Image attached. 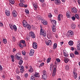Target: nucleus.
Returning <instances> with one entry per match:
<instances>
[{
	"instance_id": "nucleus-2",
	"label": "nucleus",
	"mask_w": 80,
	"mask_h": 80,
	"mask_svg": "<svg viewBox=\"0 0 80 80\" xmlns=\"http://www.w3.org/2000/svg\"><path fill=\"white\" fill-rule=\"evenodd\" d=\"M9 25L11 30H13L14 29V30L16 32L17 30V28L16 26L15 25H12V24H9Z\"/></svg>"
},
{
	"instance_id": "nucleus-16",
	"label": "nucleus",
	"mask_w": 80,
	"mask_h": 80,
	"mask_svg": "<svg viewBox=\"0 0 80 80\" xmlns=\"http://www.w3.org/2000/svg\"><path fill=\"white\" fill-rule=\"evenodd\" d=\"M63 53L64 56H65V57H67L68 55V52H67V51L65 50L63 51Z\"/></svg>"
},
{
	"instance_id": "nucleus-14",
	"label": "nucleus",
	"mask_w": 80,
	"mask_h": 80,
	"mask_svg": "<svg viewBox=\"0 0 80 80\" xmlns=\"http://www.w3.org/2000/svg\"><path fill=\"white\" fill-rule=\"evenodd\" d=\"M46 43L47 45H52V41L49 40L48 42H46Z\"/></svg>"
},
{
	"instance_id": "nucleus-43",
	"label": "nucleus",
	"mask_w": 80,
	"mask_h": 80,
	"mask_svg": "<svg viewBox=\"0 0 80 80\" xmlns=\"http://www.w3.org/2000/svg\"><path fill=\"white\" fill-rule=\"evenodd\" d=\"M25 12L27 14H29V11H28V10H25Z\"/></svg>"
},
{
	"instance_id": "nucleus-39",
	"label": "nucleus",
	"mask_w": 80,
	"mask_h": 80,
	"mask_svg": "<svg viewBox=\"0 0 80 80\" xmlns=\"http://www.w3.org/2000/svg\"><path fill=\"white\" fill-rule=\"evenodd\" d=\"M54 12L55 13H58V9H54Z\"/></svg>"
},
{
	"instance_id": "nucleus-27",
	"label": "nucleus",
	"mask_w": 80,
	"mask_h": 80,
	"mask_svg": "<svg viewBox=\"0 0 80 80\" xmlns=\"http://www.w3.org/2000/svg\"><path fill=\"white\" fill-rule=\"evenodd\" d=\"M65 69L67 70H69V66L68 65H66L65 66Z\"/></svg>"
},
{
	"instance_id": "nucleus-44",
	"label": "nucleus",
	"mask_w": 80,
	"mask_h": 80,
	"mask_svg": "<svg viewBox=\"0 0 80 80\" xmlns=\"http://www.w3.org/2000/svg\"><path fill=\"white\" fill-rule=\"evenodd\" d=\"M74 53L75 55H78L79 54V53H78L77 51H75Z\"/></svg>"
},
{
	"instance_id": "nucleus-37",
	"label": "nucleus",
	"mask_w": 80,
	"mask_h": 80,
	"mask_svg": "<svg viewBox=\"0 0 80 80\" xmlns=\"http://www.w3.org/2000/svg\"><path fill=\"white\" fill-rule=\"evenodd\" d=\"M50 59H51V58H48V59L47 61V63H48L50 61Z\"/></svg>"
},
{
	"instance_id": "nucleus-57",
	"label": "nucleus",
	"mask_w": 80,
	"mask_h": 80,
	"mask_svg": "<svg viewBox=\"0 0 80 80\" xmlns=\"http://www.w3.org/2000/svg\"><path fill=\"white\" fill-rule=\"evenodd\" d=\"M24 70V69H20V72H21V73H23Z\"/></svg>"
},
{
	"instance_id": "nucleus-60",
	"label": "nucleus",
	"mask_w": 80,
	"mask_h": 80,
	"mask_svg": "<svg viewBox=\"0 0 80 80\" xmlns=\"http://www.w3.org/2000/svg\"><path fill=\"white\" fill-rule=\"evenodd\" d=\"M26 40H30V37L27 36V38L26 39Z\"/></svg>"
},
{
	"instance_id": "nucleus-36",
	"label": "nucleus",
	"mask_w": 80,
	"mask_h": 80,
	"mask_svg": "<svg viewBox=\"0 0 80 80\" xmlns=\"http://www.w3.org/2000/svg\"><path fill=\"white\" fill-rule=\"evenodd\" d=\"M10 3H11V4H12V5L14 4V3H15V1H12V0H9V1Z\"/></svg>"
},
{
	"instance_id": "nucleus-48",
	"label": "nucleus",
	"mask_w": 80,
	"mask_h": 80,
	"mask_svg": "<svg viewBox=\"0 0 80 80\" xmlns=\"http://www.w3.org/2000/svg\"><path fill=\"white\" fill-rule=\"evenodd\" d=\"M19 46L20 47H21V48H23V46L22 45V44H21V43H20L19 44Z\"/></svg>"
},
{
	"instance_id": "nucleus-28",
	"label": "nucleus",
	"mask_w": 80,
	"mask_h": 80,
	"mask_svg": "<svg viewBox=\"0 0 80 80\" xmlns=\"http://www.w3.org/2000/svg\"><path fill=\"white\" fill-rule=\"evenodd\" d=\"M2 42L4 44H7V40L6 39H3Z\"/></svg>"
},
{
	"instance_id": "nucleus-61",
	"label": "nucleus",
	"mask_w": 80,
	"mask_h": 80,
	"mask_svg": "<svg viewBox=\"0 0 80 80\" xmlns=\"http://www.w3.org/2000/svg\"><path fill=\"white\" fill-rule=\"evenodd\" d=\"M12 39L13 41H15L16 40V39L14 37H12Z\"/></svg>"
},
{
	"instance_id": "nucleus-32",
	"label": "nucleus",
	"mask_w": 80,
	"mask_h": 80,
	"mask_svg": "<svg viewBox=\"0 0 80 80\" xmlns=\"http://www.w3.org/2000/svg\"><path fill=\"white\" fill-rule=\"evenodd\" d=\"M33 68H30V69H29V72H30L31 73H32V72H33Z\"/></svg>"
},
{
	"instance_id": "nucleus-31",
	"label": "nucleus",
	"mask_w": 80,
	"mask_h": 80,
	"mask_svg": "<svg viewBox=\"0 0 80 80\" xmlns=\"http://www.w3.org/2000/svg\"><path fill=\"white\" fill-rule=\"evenodd\" d=\"M51 37H52V35L51 33H48V34L47 35V37L48 38H51Z\"/></svg>"
},
{
	"instance_id": "nucleus-23",
	"label": "nucleus",
	"mask_w": 80,
	"mask_h": 80,
	"mask_svg": "<svg viewBox=\"0 0 80 80\" xmlns=\"http://www.w3.org/2000/svg\"><path fill=\"white\" fill-rule=\"evenodd\" d=\"M69 45H70L71 46H72L73 45V42L72 41H70L68 43Z\"/></svg>"
},
{
	"instance_id": "nucleus-56",
	"label": "nucleus",
	"mask_w": 80,
	"mask_h": 80,
	"mask_svg": "<svg viewBox=\"0 0 80 80\" xmlns=\"http://www.w3.org/2000/svg\"><path fill=\"white\" fill-rule=\"evenodd\" d=\"M53 68V64H51L50 65V69H52Z\"/></svg>"
},
{
	"instance_id": "nucleus-35",
	"label": "nucleus",
	"mask_w": 80,
	"mask_h": 80,
	"mask_svg": "<svg viewBox=\"0 0 80 80\" xmlns=\"http://www.w3.org/2000/svg\"><path fill=\"white\" fill-rule=\"evenodd\" d=\"M70 56L71 57H72V58H74L75 57V56L74 55V54L73 53H71L70 54Z\"/></svg>"
},
{
	"instance_id": "nucleus-40",
	"label": "nucleus",
	"mask_w": 80,
	"mask_h": 80,
	"mask_svg": "<svg viewBox=\"0 0 80 80\" xmlns=\"http://www.w3.org/2000/svg\"><path fill=\"white\" fill-rule=\"evenodd\" d=\"M75 16L76 18H77V19H79L80 18H79V16L77 14H76L75 15Z\"/></svg>"
},
{
	"instance_id": "nucleus-62",
	"label": "nucleus",
	"mask_w": 80,
	"mask_h": 80,
	"mask_svg": "<svg viewBox=\"0 0 80 80\" xmlns=\"http://www.w3.org/2000/svg\"><path fill=\"white\" fill-rule=\"evenodd\" d=\"M21 69L24 70V67H23V66H22V65H21Z\"/></svg>"
},
{
	"instance_id": "nucleus-29",
	"label": "nucleus",
	"mask_w": 80,
	"mask_h": 80,
	"mask_svg": "<svg viewBox=\"0 0 80 80\" xmlns=\"http://www.w3.org/2000/svg\"><path fill=\"white\" fill-rule=\"evenodd\" d=\"M77 48L78 50H80V43H79L78 45L77 46Z\"/></svg>"
},
{
	"instance_id": "nucleus-3",
	"label": "nucleus",
	"mask_w": 80,
	"mask_h": 80,
	"mask_svg": "<svg viewBox=\"0 0 80 80\" xmlns=\"http://www.w3.org/2000/svg\"><path fill=\"white\" fill-rule=\"evenodd\" d=\"M20 55H21L20 53H18L16 54L15 57L17 58L18 60H19L20 58L22 59V57L20 56Z\"/></svg>"
},
{
	"instance_id": "nucleus-15",
	"label": "nucleus",
	"mask_w": 80,
	"mask_h": 80,
	"mask_svg": "<svg viewBox=\"0 0 80 80\" xmlns=\"http://www.w3.org/2000/svg\"><path fill=\"white\" fill-rule=\"evenodd\" d=\"M34 51L33 50H31L29 53V55L30 56H33L34 53Z\"/></svg>"
},
{
	"instance_id": "nucleus-21",
	"label": "nucleus",
	"mask_w": 80,
	"mask_h": 80,
	"mask_svg": "<svg viewBox=\"0 0 80 80\" xmlns=\"http://www.w3.org/2000/svg\"><path fill=\"white\" fill-rule=\"evenodd\" d=\"M73 73L74 74V78H77V73L73 71Z\"/></svg>"
},
{
	"instance_id": "nucleus-58",
	"label": "nucleus",
	"mask_w": 80,
	"mask_h": 80,
	"mask_svg": "<svg viewBox=\"0 0 80 80\" xmlns=\"http://www.w3.org/2000/svg\"><path fill=\"white\" fill-rule=\"evenodd\" d=\"M16 72L17 73H20V72H19V71H18V69H17L16 70Z\"/></svg>"
},
{
	"instance_id": "nucleus-52",
	"label": "nucleus",
	"mask_w": 80,
	"mask_h": 80,
	"mask_svg": "<svg viewBox=\"0 0 80 80\" xmlns=\"http://www.w3.org/2000/svg\"><path fill=\"white\" fill-rule=\"evenodd\" d=\"M56 71H57V68H54L53 72H56Z\"/></svg>"
},
{
	"instance_id": "nucleus-17",
	"label": "nucleus",
	"mask_w": 80,
	"mask_h": 80,
	"mask_svg": "<svg viewBox=\"0 0 80 80\" xmlns=\"http://www.w3.org/2000/svg\"><path fill=\"white\" fill-rule=\"evenodd\" d=\"M52 29L53 32H56V28L55 26H52Z\"/></svg>"
},
{
	"instance_id": "nucleus-18",
	"label": "nucleus",
	"mask_w": 80,
	"mask_h": 80,
	"mask_svg": "<svg viewBox=\"0 0 80 80\" xmlns=\"http://www.w3.org/2000/svg\"><path fill=\"white\" fill-rule=\"evenodd\" d=\"M64 61L65 62V63H68V61H69V59H68L67 58H64Z\"/></svg>"
},
{
	"instance_id": "nucleus-13",
	"label": "nucleus",
	"mask_w": 80,
	"mask_h": 80,
	"mask_svg": "<svg viewBox=\"0 0 80 80\" xmlns=\"http://www.w3.org/2000/svg\"><path fill=\"white\" fill-rule=\"evenodd\" d=\"M55 3L56 5H60L61 3L60 0H55Z\"/></svg>"
},
{
	"instance_id": "nucleus-24",
	"label": "nucleus",
	"mask_w": 80,
	"mask_h": 80,
	"mask_svg": "<svg viewBox=\"0 0 80 80\" xmlns=\"http://www.w3.org/2000/svg\"><path fill=\"white\" fill-rule=\"evenodd\" d=\"M34 75V77H40V75H39V73L37 72H35Z\"/></svg>"
},
{
	"instance_id": "nucleus-49",
	"label": "nucleus",
	"mask_w": 80,
	"mask_h": 80,
	"mask_svg": "<svg viewBox=\"0 0 80 80\" xmlns=\"http://www.w3.org/2000/svg\"><path fill=\"white\" fill-rule=\"evenodd\" d=\"M48 16L49 17V18H52V15L51 13L49 14Z\"/></svg>"
},
{
	"instance_id": "nucleus-8",
	"label": "nucleus",
	"mask_w": 80,
	"mask_h": 80,
	"mask_svg": "<svg viewBox=\"0 0 80 80\" xmlns=\"http://www.w3.org/2000/svg\"><path fill=\"white\" fill-rule=\"evenodd\" d=\"M20 2H21L19 4V5L20 7H23L25 5V4H24L23 3H22L23 2H25V1H24L23 0H20Z\"/></svg>"
},
{
	"instance_id": "nucleus-20",
	"label": "nucleus",
	"mask_w": 80,
	"mask_h": 80,
	"mask_svg": "<svg viewBox=\"0 0 80 80\" xmlns=\"http://www.w3.org/2000/svg\"><path fill=\"white\" fill-rule=\"evenodd\" d=\"M42 78L43 80H46V79H47V75H42Z\"/></svg>"
},
{
	"instance_id": "nucleus-5",
	"label": "nucleus",
	"mask_w": 80,
	"mask_h": 80,
	"mask_svg": "<svg viewBox=\"0 0 80 80\" xmlns=\"http://www.w3.org/2000/svg\"><path fill=\"white\" fill-rule=\"evenodd\" d=\"M69 37H72V35H73V33L71 31H69L68 32V34H67Z\"/></svg>"
},
{
	"instance_id": "nucleus-55",
	"label": "nucleus",
	"mask_w": 80,
	"mask_h": 80,
	"mask_svg": "<svg viewBox=\"0 0 80 80\" xmlns=\"http://www.w3.org/2000/svg\"><path fill=\"white\" fill-rule=\"evenodd\" d=\"M3 70V68H2V67L1 66V65H0V71H2Z\"/></svg>"
},
{
	"instance_id": "nucleus-38",
	"label": "nucleus",
	"mask_w": 80,
	"mask_h": 80,
	"mask_svg": "<svg viewBox=\"0 0 80 80\" xmlns=\"http://www.w3.org/2000/svg\"><path fill=\"white\" fill-rule=\"evenodd\" d=\"M19 65H22L23 63V61L22 60H20L19 62Z\"/></svg>"
},
{
	"instance_id": "nucleus-34",
	"label": "nucleus",
	"mask_w": 80,
	"mask_h": 80,
	"mask_svg": "<svg viewBox=\"0 0 80 80\" xmlns=\"http://www.w3.org/2000/svg\"><path fill=\"white\" fill-rule=\"evenodd\" d=\"M22 52V55L25 56V55L26 54V52H25V51L24 50H23Z\"/></svg>"
},
{
	"instance_id": "nucleus-46",
	"label": "nucleus",
	"mask_w": 80,
	"mask_h": 80,
	"mask_svg": "<svg viewBox=\"0 0 80 80\" xmlns=\"http://www.w3.org/2000/svg\"><path fill=\"white\" fill-rule=\"evenodd\" d=\"M71 18L72 20H73V21H74V20H75V17L74 16H73Z\"/></svg>"
},
{
	"instance_id": "nucleus-51",
	"label": "nucleus",
	"mask_w": 80,
	"mask_h": 80,
	"mask_svg": "<svg viewBox=\"0 0 80 80\" xmlns=\"http://www.w3.org/2000/svg\"><path fill=\"white\" fill-rule=\"evenodd\" d=\"M56 73V72H53L52 73V76H53V77H55V76Z\"/></svg>"
},
{
	"instance_id": "nucleus-25",
	"label": "nucleus",
	"mask_w": 80,
	"mask_h": 80,
	"mask_svg": "<svg viewBox=\"0 0 80 80\" xmlns=\"http://www.w3.org/2000/svg\"><path fill=\"white\" fill-rule=\"evenodd\" d=\"M57 44L56 43H55L53 45V49H56V48H57Z\"/></svg>"
},
{
	"instance_id": "nucleus-19",
	"label": "nucleus",
	"mask_w": 80,
	"mask_h": 80,
	"mask_svg": "<svg viewBox=\"0 0 80 80\" xmlns=\"http://www.w3.org/2000/svg\"><path fill=\"white\" fill-rule=\"evenodd\" d=\"M5 13L7 16H9V15H10V11H8L7 10H6Z\"/></svg>"
},
{
	"instance_id": "nucleus-7",
	"label": "nucleus",
	"mask_w": 80,
	"mask_h": 80,
	"mask_svg": "<svg viewBox=\"0 0 80 80\" xmlns=\"http://www.w3.org/2000/svg\"><path fill=\"white\" fill-rule=\"evenodd\" d=\"M12 15L14 17H16L17 16V12L15 10H13L12 12Z\"/></svg>"
},
{
	"instance_id": "nucleus-4",
	"label": "nucleus",
	"mask_w": 80,
	"mask_h": 80,
	"mask_svg": "<svg viewBox=\"0 0 80 80\" xmlns=\"http://www.w3.org/2000/svg\"><path fill=\"white\" fill-rule=\"evenodd\" d=\"M29 35L31 37V38H35V35L34 32L32 31H31L30 32Z\"/></svg>"
},
{
	"instance_id": "nucleus-41",
	"label": "nucleus",
	"mask_w": 80,
	"mask_h": 80,
	"mask_svg": "<svg viewBox=\"0 0 80 80\" xmlns=\"http://www.w3.org/2000/svg\"><path fill=\"white\" fill-rule=\"evenodd\" d=\"M30 80H35V77H34L32 76L31 78L30 79Z\"/></svg>"
},
{
	"instance_id": "nucleus-1",
	"label": "nucleus",
	"mask_w": 80,
	"mask_h": 80,
	"mask_svg": "<svg viewBox=\"0 0 80 80\" xmlns=\"http://www.w3.org/2000/svg\"><path fill=\"white\" fill-rule=\"evenodd\" d=\"M41 29L40 31V35H42L43 37H46V32L45 30H43L42 28V26L40 27Z\"/></svg>"
},
{
	"instance_id": "nucleus-59",
	"label": "nucleus",
	"mask_w": 80,
	"mask_h": 80,
	"mask_svg": "<svg viewBox=\"0 0 80 80\" xmlns=\"http://www.w3.org/2000/svg\"><path fill=\"white\" fill-rule=\"evenodd\" d=\"M44 65V63L43 62H42V63L40 64L41 67H43Z\"/></svg>"
},
{
	"instance_id": "nucleus-53",
	"label": "nucleus",
	"mask_w": 80,
	"mask_h": 80,
	"mask_svg": "<svg viewBox=\"0 0 80 80\" xmlns=\"http://www.w3.org/2000/svg\"><path fill=\"white\" fill-rule=\"evenodd\" d=\"M56 61H57V62H60V60L59 58H57L56 59Z\"/></svg>"
},
{
	"instance_id": "nucleus-50",
	"label": "nucleus",
	"mask_w": 80,
	"mask_h": 80,
	"mask_svg": "<svg viewBox=\"0 0 80 80\" xmlns=\"http://www.w3.org/2000/svg\"><path fill=\"white\" fill-rule=\"evenodd\" d=\"M27 28H31V26L29 24H27Z\"/></svg>"
},
{
	"instance_id": "nucleus-12",
	"label": "nucleus",
	"mask_w": 80,
	"mask_h": 80,
	"mask_svg": "<svg viewBox=\"0 0 80 80\" xmlns=\"http://www.w3.org/2000/svg\"><path fill=\"white\" fill-rule=\"evenodd\" d=\"M72 13H76L77 12V9L75 8H73L72 9Z\"/></svg>"
},
{
	"instance_id": "nucleus-6",
	"label": "nucleus",
	"mask_w": 80,
	"mask_h": 80,
	"mask_svg": "<svg viewBox=\"0 0 80 80\" xmlns=\"http://www.w3.org/2000/svg\"><path fill=\"white\" fill-rule=\"evenodd\" d=\"M32 47L34 49H37V43L35 42H33L32 43Z\"/></svg>"
},
{
	"instance_id": "nucleus-33",
	"label": "nucleus",
	"mask_w": 80,
	"mask_h": 80,
	"mask_svg": "<svg viewBox=\"0 0 80 80\" xmlns=\"http://www.w3.org/2000/svg\"><path fill=\"white\" fill-rule=\"evenodd\" d=\"M25 43V41L24 40H21L20 41V43H23L24 44Z\"/></svg>"
},
{
	"instance_id": "nucleus-11",
	"label": "nucleus",
	"mask_w": 80,
	"mask_h": 80,
	"mask_svg": "<svg viewBox=\"0 0 80 80\" xmlns=\"http://www.w3.org/2000/svg\"><path fill=\"white\" fill-rule=\"evenodd\" d=\"M42 24L44 25H47V22L46 21V20H45V19H42Z\"/></svg>"
},
{
	"instance_id": "nucleus-22",
	"label": "nucleus",
	"mask_w": 80,
	"mask_h": 80,
	"mask_svg": "<svg viewBox=\"0 0 80 80\" xmlns=\"http://www.w3.org/2000/svg\"><path fill=\"white\" fill-rule=\"evenodd\" d=\"M71 27L72 29H74L76 28V25H75V24H72L71 25Z\"/></svg>"
},
{
	"instance_id": "nucleus-54",
	"label": "nucleus",
	"mask_w": 80,
	"mask_h": 80,
	"mask_svg": "<svg viewBox=\"0 0 80 80\" xmlns=\"http://www.w3.org/2000/svg\"><path fill=\"white\" fill-rule=\"evenodd\" d=\"M24 77L25 78H27L28 77V73H26L24 75Z\"/></svg>"
},
{
	"instance_id": "nucleus-9",
	"label": "nucleus",
	"mask_w": 80,
	"mask_h": 80,
	"mask_svg": "<svg viewBox=\"0 0 80 80\" xmlns=\"http://www.w3.org/2000/svg\"><path fill=\"white\" fill-rule=\"evenodd\" d=\"M23 26L24 27H26L27 26V25L28 24V23L27 22L25 21V20H23Z\"/></svg>"
},
{
	"instance_id": "nucleus-30",
	"label": "nucleus",
	"mask_w": 80,
	"mask_h": 80,
	"mask_svg": "<svg viewBox=\"0 0 80 80\" xmlns=\"http://www.w3.org/2000/svg\"><path fill=\"white\" fill-rule=\"evenodd\" d=\"M33 6L34 7V10H37V8H38V7H37V5L34 4H33Z\"/></svg>"
},
{
	"instance_id": "nucleus-45",
	"label": "nucleus",
	"mask_w": 80,
	"mask_h": 80,
	"mask_svg": "<svg viewBox=\"0 0 80 80\" xmlns=\"http://www.w3.org/2000/svg\"><path fill=\"white\" fill-rule=\"evenodd\" d=\"M42 73L43 74V75H47L46 74V73H47V72H46V71H43V72Z\"/></svg>"
},
{
	"instance_id": "nucleus-26",
	"label": "nucleus",
	"mask_w": 80,
	"mask_h": 80,
	"mask_svg": "<svg viewBox=\"0 0 80 80\" xmlns=\"http://www.w3.org/2000/svg\"><path fill=\"white\" fill-rule=\"evenodd\" d=\"M66 15L68 18H69L70 16V13L67 12Z\"/></svg>"
},
{
	"instance_id": "nucleus-64",
	"label": "nucleus",
	"mask_w": 80,
	"mask_h": 80,
	"mask_svg": "<svg viewBox=\"0 0 80 80\" xmlns=\"http://www.w3.org/2000/svg\"><path fill=\"white\" fill-rule=\"evenodd\" d=\"M11 57L12 59H13L14 58V56H13V55H11Z\"/></svg>"
},
{
	"instance_id": "nucleus-42",
	"label": "nucleus",
	"mask_w": 80,
	"mask_h": 80,
	"mask_svg": "<svg viewBox=\"0 0 80 80\" xmlns=\"http://www.w3.org/2000/svg\"><path fill=\"white\" fill-rule=\"evenodd\" d=\"M60 16H61V15H60V14H59L58 16V20H59V21H60Z\"/></svg>"
},
{
	"instance_id": "nucleus-47",
	"label": "nucleus",
	"mask_w": 80,
	"mask_h": 80,
	"mask_svg": "<svg viewBox=\"0 0 80 80\" xmlns=\"http://www.w3.org/2000/svg\"><path fill=\"white\" fill-rule=\"evenodd\" d=\"M19 46L20 47H21V48H23V46L22 45V44H21V43H20L19 44Z\"/></svg>"
},
{
	"instance_id": "nucleus-63",
	"label": "nucleus",
	"mask_w": 80,
	"mask_h": 80,
	"mask_svg": "<svg viewBox=\"0 0 80 80\" xmlns=\"http://www.w3.org/2000/svg\"><path fill=\"white\" fill-rule=\"evenodd\" d=\"M3 25V23L2 22H0V27H2Z\"/></svg>"
},
{
	"instance_id": "nucleus-10",
	"label": "nucleus",
	"mask_w": 80,
	"mask_h": 80,
	"mask_svg": "<svg viewBox=\"0 0 80 80\" xmlns=\"http://www.w3.org/2000/svg\"><path fill=\"white\" fill-rule=\"evenodd\" d=\"M51 23L53 26H56V25H57V22L56 21L54 20H52L51 21Z\"/></svg>"
}]
</instances>
